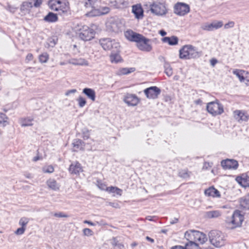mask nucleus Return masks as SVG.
Segmentation results:
<instances>
[{
    "mask_svg": "<svg viewBox=\"0 0 249 249\" xmlns=\"http://www.w3.org/2000/svg\"><path fill=\"white\" fill-rule=\"evenodd\" d=\"M202 55V52L192 45H186L179 50V57L183 59L198 58Z\"/></svg>",
    "mask_w": 249,
    "mask_h": 249,
    "instance_id": "f257e3e1",
    "label": "nucleus"
},
{
    "mask_svg": "<svg viewBox=\"0 0 249 249\" xmlns=\"http://www.w3.org/2000/svg\"><path fill=\"white\" fill-rule=\"evenodd\" d=\"M48 5L50 9L58 12V15L64 17L71 14L69 5L60 0H49Z\"/></svg>",
    "mask_w": 249,
    "mask_h": 249,
    "instance_id": "f03ea898",
    "label": "nucleus"
},
{
    "mask_svg": "<svg viewBox=\"0 0 249 249\" xmlns=\"http://www.w3.org/2000/svg\"><path fill=\"white\" fill-rule=\"evenodd\" d=\"M244 219V216L239 210H235L232 215L227 217L225 220L226 225L229 229H234L241 226Z\"/></svg>",
    "mask_w": 249,
    "mask_h": 249,
    "instance_id": "7ed1b4c3",
    "label": "nucleus"
},
{
    "mask_svg": "<svg viewBox=\"0 0 249 249\" xmlns=\"http://www.w3.org/2000/svg\"><path fill=\"white\" fill-rule=\"evenodd\" d=\"M211 243L216 248H220L225 244L226 239L224 234L219 231H211L209 233Z\"/></svg>",
    "mask_w": 249,
    "mask_h": 249,
    "instance_id": "20e7f679",
    "label": "nucleus"
},
{
    "mask_svg": "<svg viewBox=\"0 0 249 249\" xmlns=\"http://www.w3.org/2000/svg\"><path fill=\"white\" fill-rule=\"evenodd\" d=\"M185 238L188 240L189 239H192L194 238L195 242L198 241L200 244L204 243L207 240V238L204 233L196 231H186L185 233Z\"/></svg>",
    "mask_w": 249,
    "mask_h": 249,
    "instance_id": "39448f33",
    "label": "nucleus"
},
{
    "mask_svg": "<svg viewBox=\"0 0 249 249\" xmlns=\"http://www.w3.org/2000/svg\"><path fill=\"white\" fill-rule=\"evenodd\" d=\"M94 30L87 26H83L79 30V37L85 41H89L93 39L95 36Z\"/></svg>",
    "mask_w": 249,
    "mask_h": 249,
    "instance_id": "423d86ee",
    "label": "nucleus"
},
{
    "mask_svg": "<svg viewBox=\"0 0 249 249\" xmlns=\"http://www.w3.org/2000/svg\"><path fill=\"white\" fill-rule=\"evenodd\" d=\"M207 110L214 116L221 115L224 112L222 105L217 101L209 103L207 105Z\"/></svg>",
    "mask_w": 249,
    "mask_h": 249,
    "instance_id": "0eeeda50",
    "label": "nucleus"
},
{
    "mask_svg": "<svg viewBox=\"0 0 249 249\" xmlns=\"http://www.w3.org/2000/svg\"><path fill=\"white\" fill-rule=\"evenodd\" d=\"M150 11L157 16H162L167 13V9L164 3L154 2L150 5Z\"/></svg>",
    "mask_w": 249,
    "mask_h": 249,
    "instance_id": "6e6552de",
    "label": "nucleus"
},
{
    "mask_svg": "<svg viewBox=\"0 0 249 249\" xmlns=\"http://www.w3.org/2000/svg\"><path fill=\"white\" fill-rule=\"evenodd\" d=\"M99 43L105 50H109L116 49L117 50L120 47V44L115 40L110 38H103L99 40Z\"/></svg>",
    "mask_w": 249,
    "mask_h": 249,
    "instance_id": "1a4fd4ad",
    "label": "nucleus"
},
{
    "mask_svg": "<svg viewBox=\"0 0 249 249\" xmlns=\"http://www.w3.org/2000/svg\"><path fill=\"white\" fill-rule=\"evenodd\" d=\"M174 12L178 16H183L190 12V6L186 3L178 2L174 6Z\"/></svg>",
    "mask_w": 249,
    "mask_h": 249,
    "instance_id": "9d476101",
    "label": "nucleus"
},
{
    "mask_svg": "<svg viewBox=\"0 0 249 249\" xmlns=\"http://www.w3.org/2000/svg\"><path fill=\"white\" fill-rule=\"evenodd\" d=\"M150 42L151 40L149 39L142 36L140 42L137 43V46L139 50L144 52H149L152 50V47Z\"/></svg>",
    "mask_w": 249,
    "mask_h": 249,
    "instance_id": "9b49d317",
    "label": "nucleus"
},
{
    "mask_svg": "<svg viewBox=\"0 0 249 249\" xmlns=\"http://www.w3.org/2000/svg\"><path fill=\"white\" fill-rule=\"evenodd\" d=\"M144 93L148 99H156L161 92L160 89L156 86H152L144 90Z\"/></svg>",
    "mask_w": 249,
    "mask_h": 249,
    "instance_id": "f8f14e48",
    "label": "nucleus"
},
{
    "mask_svg": "<svg viewBox=\"0 0 249 249\" xmlns=\"http://www.w3.org/2000/svg\"><path fill=\"white\" fill-rule=\"evenodd\" d=\"M123 100L128 106L132 107L137 106L140 101L136 95L129 93L125 94Z\"/></svg>",
    "mask_w": 249,
    "mask_h": 249,
    "instance_id": "ddd939ff",
    "label": "nucleus"
},
{
    "mask_svg": "<svg viewBox=\"0 0 249 249\" xmlns=\"http://www.w3.org/2000/svg\"><path fill=\"white\" fill-rule=\"evenodd\" d=\"M233 113L234 119L239 123L247 122L249 119V115L245 110H235Z\"/></svg>",
    "mask_w": 249,
    "mask_h": 249,
    "instance_id": "4468645a",
    "label": "nucleus"
},
{
    "mask_svg": "<svg viewBox=\"0 0 249 249\" xmlns=\"http://www.w3.org/2000/svg\"><path fill=\"white\" fill-rule=\"evenodd\" d=\"M223 25V22L221 21H213L211 23H206L203 24L201 28L203 30L212 31L222 27Z\"/></svg>",
    "mask_w": 249,
    "mask_h": 249,
    "instance_id": "2eb2a0df",
    "label": "nucleus"
},
{
    "mask_svg": "<svg viewBox=\"0 0 249 249\" xmlns=\"http://www.w3.org/2000/svg\"><path fill=\"white\" fill-rule=\"evenodd\" d=\"M221 164L224 169H236L238 166L237 160L231 159L222 160Z\"/></svg>",
    "mask_w": 249,
    "mask_h": 249,
    "instance_id": "dca6fc26",
    "label": "nucleus"
},
{
    "mask_svg": "<svg viewBox=\"0 0 249 249\" xmlns=\"http://www.w3.org/2000/svg\"><path fill=\"white\" fill-rule=\"evenodd\" d=\"M126 38L131 41L136 42L137 43L140 42L142 35L136 33L132 30H128L125 33Z\"/></svg>",
    "mask_w": 249,
    "mask_h": 249,
    "instance_id": "f3484780",
    "label": "nucleus"
},
{
    "mask_svg": "<svg viewBox=\"0 0 249 249\" xmlns=\"http://www.w3.org/2000/svg\"><path fill=\"white\" fill-rule=\"evenodd\" d=\"M132 12L137 19H141L143 17V10L141 4L132 6Z\"/></svg>",
    "mask_w": 249,
    "mask_h": 249,
    "instance_id": "a211bd4d",
    "label": "nucleus"
},
{
    "mask_svg": "<svg viewBox=\"0 0 249 249\" xmlns=\"http://www.w3.org/2000/svg\"><path fill=\"white\" fill-rule=\"evenodd\" d=\"M69 170L71 174L75 175L79 174L80 172L83 171L81 164L78 162L71 163L70 166Z\"/></svg>",
    "mask_w": 249,
    "mask_h": 249,
    "instance_id": "6ab92c4d",
    "label": "nucleus"
},
{
    "mask_svg": "<svg viewBox=\"0 0 249 249\" xmlns=\"http://www.w3.org/2000/svg\"><path fill=\"white\" fill-rule=\"evenodd\" d=\"M69 63L74 65L88 66L89 62L84 58H72L69 60Z\"/></svg>",
    "mask_w": 249,
    "mask_h": 249,
    "instance_id": "aec40b11",
    "label": "nucleus"
},
{
    "mask_svg": "<svg viewBox=\"0 0 249 249\" xmlns=\"http://www.w3.org/2000/svg\"><path fill=\"white\" fill-rule=\"evenodd\" d=\"M162 41L164 43H167L170 45H176L178 44V39L176 36H172L171 37H164L162 39Z\"/></svg>",
    "mask_w": 249,
    "mask_h": 249,
    "instance_id": "412c9836",
    "label": "nucleus"
},
{
    "mask_svg": "<svg viewBox=\"0 0 249 249\" xmlns=\"http://www.w3.org/2000/svg\"><path fill=\"white\" fill-rule=\"evenodd\" d=\"M82 92L92 101H95L96 94L95 91L90 88H86L83 89Z\"/></svg>",
    "mask_w": 249,
    "mask_h": 249,
    "instance_id": "4be33fe9",
    "label": "nucleus"
},
{
    "mask_svg": "<svg viewBox=\"0 0 249 249\" xmlns=\"http://www.w3.org/2000/svg\"><path fill=\"white\" fill-rule=\"evenodd\" d=\"M205 194L208 196H211L213 197H219L220 196L219 192L213 187H210L205 190Z\"/></svg>",
    "mask_w": 249,
    "mask_h": 249,
    "instance_id": "5701e85b",
    "label": "nucleus"
},
{
    "mask_svg": "<svg viewBox=\"0 0 249 249\" xmlns=\"http://www.w3.org/2000/svg\"><path fill=\"white\" fill-rule=\"evenodd\" d=\"M58 19L57 14L51 12L44 18V20L48 22H55Z\"/></svg>",
    "mask_w": 249,
    "mask_h": 249,
    "instance_id": "b1692460",
    "label": "nucleus"
},
{
    "mask_svg": "<svg viewBox=\"0 0 249 249\" xmlns=\"http://www.w3.org/2000/svg\"><path fill=\"white\" fill-rule=\"evenodd\" d=\"M47 184L50 189L56 191L59 190L60 185L53 178H50L47 181Z\"/></svg>",
    "mask_w": 249,
    "mask_h": 249,
    "instance_id": "393cba45",
    "label": "nucleus"
},
{
    "mask_svg": "<svg viewBox=\"0 0 249 249\" xmlns=\"http://www.w3.org/2000/svg\"><path fill=\"white\" fill-rule=\"evenodd\" d=\"M240 204L243 208L249 209V194L240 198Z\"/></svg>",
    "mask_w": 249,
    "mask_h": 249,
    "instance_id": "a878e982",
    "label": "nucleus"
},
{
    "mask_svg": "<svg viewBox=\"0 0 249 249\" xmlns=\"http://www.w3.org/2000/svg\"><path fill=\"white\" fill-rule=\"evenodd\" d=\"M221 214L219 211H211L205 213V216L208 218H215L220 216Z\"/></svg>",
    "mask_w": 249,
    "mask_h": 249,
    "instance_id": "bb28decb",
    "label": "nucleus"
},
{
    "mask_svg": "<svg viewBox=\"0 0 249 249\" xmlns=\"http://www.w3.org/2000/svg\"><path fill=\"white\" fill-rule=\"evenodd\" d=\"M72 145L74 148V151H77L78 149H82L84 146V142L80 139L74 140L72 142Z\"/></svg>",
    "mask_w": 249,
    "mask_h": 249,
    "instance_id": "cd10ccee",
    "label": "nucleus"
},
{
    "mask_svg": "<svg viewBox=\"0 0 249 249\" xmlns=\"http://www.w3.org/2000/svg\"><path fill=\"white\" fill-rule=\"evenodd\" d=\"M8 117L2 113L0 112V127H4L8 124Z\"/></svg>",
    "mask_w": 249,
    "mask_h": 249,
    "instance_id": "c85d7f7f",
    "label": "nucleus"
},
{
    "mask_svg": "<svg viewBox=\"0 0 249 249\" xmlns=\"http://www.w3.org/2000/svg\"><path fill=\"white\" fill-rule=\"evenodd\" d=\"M33 119L30 117L22 118L20 120V124L22 126H31L33 125Z\"/></svg>",
    "mask_w": 249,
    "mask_h": 249,
    "instance_id": "c756f323",
    "label": "nucleus"
},
{
    "mask_svg": "<svg viewBox=\"0 0 249 249\" xmlns=\"http://www.w3.org/2000/svg\"><path fill=\"white\" fill-rule=\"evenodd\" d=\"M191 174V172L187 169L180 170L178 172V176L183 178H189Z\"/></svg>",
    "mask_w": 249,
    "mask_h": 249,
    "instance_id": "7c9ffc66",
    "label": "nucleus"
},
{
    "mask_svg": "<svg viewBox=\"0 0 249 249\" xmlns=\"http://www.w3.org/2000/svg\"><path fill=\"white\" fill-rule=\"evenodd\" d=\"M110 60L112 63H118L122 60L120 55L117 53H112L110 55Z\"/></svg>",
    "mask_w": 249,
    "mask_h": 249,
    "instance_id": "2f4dec72",
    "label": "nucleus"
},
{
    "mask_svg": "<svg viewBox=\"0 0 249 249\" xmlns=\"http://www.w3.org/2000/svg\"><path fill=\"white\" fill-rule=\"evenodd\" d=\"M185 249H198V245L193 241H190L185 244Z\"/></svg>",
    "mask_w": 249,
    "mask_h": 249,
    "instance_id": "473e14b6",
    "label": "nucleus"
},
{
    "mask_svg": "<svg viewBox=\"0 0 249 249\" xmlns=\"http://www.w3.org/2000/svg\"><path fill=\"white\" fill-rule=\"evenodd\" d=\"M164 68L165 69V73L166 74V75L168 76H171L173 74V70L170 64L168 62H165L164 64Z\"/></svg>",
    "mask_w": 249,
    "mask_h": 249,
    "instance_id": "72a5a7b5",
    "label": "nucleus"
},
{
    "mask_svg": "<svg viewBox=\"0 0 249 249\" xmlns=\"http://www.w3.org/2000/svg\"><path fill=\"white\" fill-rule=\"evenodd\" d=\"M111 244L113 247H116L118 249H123L124 246L122 243H119L117 237H113L111 241Z\"/></svg>",
    "mask_w": 249,
    "mask_h": 249,
    "instance_id": "f704fd0d",
    "label": "nucleus"
},
{
    "mask_svg": "<svg viewBox=\"0 0 249 249\" xmlns=\"http://www.w3.org/2000/svg\"><path fill=\"white\" fill-rule=\"evenodd\" d=\"M34 7L33 1L29 0L28 1H24L22 3L21 9L25 10L27 8H31Z\"/></svg>",
    "mask_w": 249,
    "mask_h": 249,
    "instance_id": "c9c22d12",
    "label": "nucleus"
},
{
    "mask_svg": "<svg viewBox=\"0 0 249 249\" xmlns=\"http://www.w3.org/2000/svg\"><path fill=\"white\" fill-rule=\"evenodd\" d=\"M49 59V54L47 53H44L39 56V62L43 63H46Z\"/></svg>",
    "mask_w": 249,
    "mask_h": 249,
    "instance_id": "e433bc0d",
    "label": "nucleus"
},
{
    "mask_svg": "<svg viewBox=\"0 0 249 249\" xmlns=\"http://www.w3.org/2000/svg\"><path fill=\"white\" fill-rule=\"evenodd\" d=\"M78 105L79 107H83L86 104L87 101L85 98L80 96L77 99Z\"/></svg>",
    "mask_w": 249,
    "mask_h": 249,
    "instance_id": "4c0bfd02",
    "label": "nucleus"
},
{
    "mask_svg": "<svg viewBox=\"0 0 249 249\" xmlns=\"http://www.w3.org/2000/svg\"><path fill=\"white\" fill-rule=\"evenodd\" d=\"M96 0H85L84 5L86 8L91 7L92 8L94 7V4Z\"/></svg>",
    "mask_w": 249,
    "mask_h": 249,
    "instance_id": "58836bf2",
    "label": "nucleus"
},
{
    "mask_svg": "<svg viewBox=\"0 0 249 249\" xmlns=\"http://www.w3.org/2000/svg\"><path fill=\"white\" fill-rule=\"evenodd\" d=\"M44 173H52L54 171V168L52 165H49L43 168Z\"/></svg>",
    "mask_w": 249,
    "mask_h": 249,
    "instance_id": "ea45409f",
    "label": "nucleus"
},
{
    "mask_svg": "<svg viewBox=\"0 0 249 249\" xmlns=\"http://www.w3.org/2000/svg\"><path fill=\"white\" fill-rule=\"evenodd\" d=\"M241 184H242L245 187H249V177L242 178Z\"/></svg>",
    "mask_w": 249,
    "mask_h": 249,
    "instance_id": "a19ab883",
    "label": "nucleus"
},
{
    "mask_svg": "<svg viewBox=\"0 0 249 249\" xmlns=\"http://www.w3.org/2000/svg\"><path fill=\"white\" fill-rule=\"evenodd\" d=\"M134 71L135 69L133 68H131L130 69L123 68L121 70V72L123 74H127Z\"/></svg>",
    "mask_w": 249,
    "mask_h": 249,
    "instance_id": "79ce46f5",
    "label": "nucleus"
},
{
    "mask_svg": "<svg viewBox=\"0 0 249 249\" xmlns=\"http://www.w3.org/2000/svg\"><path fill=\"white\" fill-rule=\"evenodd\" d=\"M29 220L28 218L25 217H22L20 219L19 224L22 226L21 227L24 228V227L26 226Z\"/></svg>",
    "mask_w": 249,
    "mask_h": 249,
    "instance_id": "37998d69",
    "label": "nucleus"
},
{
    "mask_svg": "<svg viewBox=\"0 0 249 249\" xmlns=\"http://www.w3.org/2000/svg\"><path fill=\"white\" fill-rule=\"evenodd\" d=\"M83 234L85 236H91L93 234V232L89 228H85L83 230Z\"/></svg>",
    "mask_w": 249,
    "mask_h": 249,
    "instance_id": "c03bdc74",
    "label": "nucleus"
},
{
    "mask_svg": "<svg viewBox=\"0 0 249 249\" xmlns=\"http://www.w3.org/2000/svg\"><path fill=\"white\" fill-rule=\"evenodd\" d=\"M31 1H33L34 7L38 8L42 4L43 0H30Z\"/></svg>",
    "mask_w": 249,
    "mask_h": 249,
    "instance_id": "a18cd8bd",
    "label": "nucleus"
},
{
    "mask_svg": "<svg viewBox=\"0 0 249 249\" xmlns=\"http://www.w3.org/2000/svg\"><path fill=\"white\" fill-rule=\"evenodd\" d=\"M109 12V8L107 7H104L101 8V11L99 12L100 15H104L108 13Z\"/></svg>",
    "mask_w": 249,
    "mask_h": 249,
    "instance_id": "49530a36",
    "label": "nucleus"
},
{
    "mask_svg": "<svg viewBox=\"0 0 249 249\" xmlns=\"http://www.w3.org/2000/svg\"><path fill=\"white\" fill-rule=\"evenodd\" d=\"M25 231V228L24 227H21L18 228L17 231H15V233L18 235L22 234Z\"/></svg>",
    "mask_w": 249,
    "mask_h": 249,
    "instance_id": "de8ad7c7",
    "label": "nucleus"
},
{
    "mask_svg": "<svg viewBox=\"0 0 249 249\" xmlns=\"http://www.w3.org/2000/svg\"><path fill=\"white\" fill-rule=\"evenodd\" d=\"M54 216L56 217H68V215L63 213H55L54 214Z\"/></svg>",
    "mask_w": 249,
    "mask_h": 249,
    "instance_id": "09e8293b",
    "label": "nucleus"
},
{
    "mask_svg": "<svg viewBox=\"0 0 249 249\" xmlns=\"http://www.w3.org/2000/svg\"><path fill=\"white\" fill-rule=\"evenodd\" d=\"M110 27H111V28L113 32H118V29L117 28V24L116 23H115V22L111 23V25H110Z\"/></svg>",
    "mask_w": 249,
    "mask_h": 249,
    "instance_id": "8fccbe9b",
    "label": "nucleus"
},
{
    "mask_svg": "<svg viewBox=\"0 0 249 249\" xmlns=\"http://www.w3.org/2000/svg\"><path fill=\"white\" fill-rule=\"evenodd\" d=\"M234 25V22L233 21H230L228 23H226L224 25V28L225 29H228L229 28H232Z\"/></svg>",
    "mask_w": 249,
    "mask_h": 249,
    "instance_id": "3c124183",
    "label": "nucleus"
},
{
    "mask_svg": "<svg viewBox=\"0 0 249 249\" xmlns=\"http://www.w3.org/2000/svg\"><path fill=\"white\" fill-rule=\"evenodd\" d=\"M116 187H113V186L107 187L106 191H108L109 193H115Z\"/></svg>",
    "mask_w": 249,
    "mask_h": 249,
    "instance_id": "603ef678",
    "label": "nucleus"
},
{
    "mask_svg": "<svg viewBox=\"0 0 249 249\" xmlns=\"http://www.w3.org/2000/svg\"><path fill=\"white\" fill-rule=\"evenodd\" d=\"M77 91L76 89H72L67 90L65 93L66 96H69L70 94L74 93Z\"/></svg>",
    "mask_w": 249,
    "mask_h": 249,
    "instance_id": "864d4df0",
    "label": "nucleus"
},
{
    "mask_svg": "<svg viewBox=\"0 0 249 249\" xmlns=\"http://www.w3.org/2000/svg\"><path fill=\"white\" fill-rule=\"evenodd\" d=\"M217 62V60L215 58H212L210 60V64L213 67H214Z\"/></svg>",
    "mask_w": 249,
    "mask_h": 249,
    "instance_id": "5fc2aeb1",
    "label": "nucleus"
},
{
    "mask_svg": "<svg viewBox=\"0 0 249 249\" xmlns=\"http://www.w3.org/2000/svg\"><path fill=\"white\" fill-rule=\"evenodd\" d=\"M122 192V190L121 189L118 188V187H116L115 193H116L117 195L121 196Z\"/></svg>",
    "mask_w": 249,
    "mask_h": 249,
    "instance_id": "6e6d98bb",
    "label": "nucleus"
},
{
    "mask_svg": "<svg viewBox=\"0 0 249 249\" xmlns=\"http://www.w3.org/2000/svg\"><path fill=\"white\" fill-rule=\"evenodd\" d=\"M178 219L177 218H174L172 219H171L170 221V223L171 224H176L177 223H178Z\"/></svg>",
    "mask_w": 249,
    "mask_h": 249,
    "instance_id": "4d7b16f0",
    "label": "nucleus"
},
{
    "mask_svg": "<svg viewBox=\"0 0 249 249\" xmlns=\"http://www.w3.org/2000/svg\"><path fill=\"white\" fill-rule=\"evenodd\" d=\"M194 103L196 105H201L203 103L202 101L200 99L195 100Z\"/></svg>",
    "mask_w": 249,
    "mask_h": 249,
    "instance_id": "13d9d810",
    "label": "nucleus"
},
{
    "mask_svg": "<svg viewBox=\"0 0 249 249\" xmlns=\"http://www.w3.org/2000/svg\"><path fill=\"white\" fill-rule=\"evenodd\" d=\"M33 55L32 53H28L26 56V59L31 61L33 59Z\"/></svg>",
    "mask_w": 249,
    "mask_h": 249,
    "instance_id": "bf43d9fd",
    "label": "nucleus"
},
{
    "mask_svg": "<svg viewBox=\"0 0 249 249\" xmlns=\"http://www.w3.org/2000/svg\"><path fill=\"white\" fill-rule=\"evenodd\" d=\"M84 223H85V224H88L89 225H91V226H95L96 225V224L95 223H93L90 221H88V220H85L84 221Z\"/></svg>",
    "mask_w": 249,
    "mask_h": 249,
    "instance_id": "052dcab7",
    "label": "nucleus"
},
{
    "mask_svg": "<svg viewBox=\"0 0 249 249\" xmlns=\"http://www.w3.org/2000/svg\"><path fill=\"white\" fill-rule=\"evenodd\" d=\"M171 249H185L184 247H182L181 246H175L174 247H172L171 248Z\"/></svg>",
    "mask_w": 249,
    "mask_h": 249,
    "instance_id": "680f3d73",
    "label": "nucleus"
},
{
    "mask_svg": "<svg viewBox=\"0 0 249 249\" xmlns=\"http://www.w3.org/2000/svg\"><path fill=\"white\" fill-rule=\"evenodd\" d=\"M156 216H150V215H149V216H147L146 217L145 219L147 220H149V221H154V218H155Z\"/></svg>",
    "mask_w": 249,
    "mask_h": 249,
    "instance_id": "e2e57ef3",
    "label": "nucleus"
},
{
    "mask_svg": "<svg viewBox=\"0 0 249 249\" xmlns=\"http://www.w3.org/2000/svg\"><path fill=\"white\" fill-rule=\"evenodd\" d=\"M98 186L101 190H104L105 189V188H104L105 185L103 184L102 183H99V181H98Z\"/></svg>",
    "mask_w": 249,
    "mask_h": 249,
    "instance_id": "0e129e2a",
    "label": "nucleus"
},
{
    "mask_svg": "<svg viewBox=\"0 0 249 249\" xmlns=\"http://www.w3.org/2000/svg\"><path fill=\"white\" fill-rule=\"evenodd\" d=\"M109 205L114 208H118L119 205L116 203L109 202Z\"/></svg>",
    "mask_w": 249,
    "mask_h": 249,
    "instance_id": "69168bd1",
    "label": "nucleus"
},
{
    "mask_svg": "<svg viewBox=\"0 0 249 249\" xmlns=\"http://www.w3.org/2000/svg\"><path fill=\"white\" fill-rule=\"evenodd\" d=\"M159 34L162 36H165L166 35V32L163 30H160L159 31Z\"/></svg>",
    "mask_w": 249,
    "mask_h": 249,
    "instance_id": "338daca9",
    "label": "nucleus"
},
{
    "mask_svg": "<svg viewBox=\"0 0 249 249\" xmlns=\"http://www.w3.org/2000/svg\"><path fill=\"white\" fill-rule=\"evenodd\" d=\"M83 139L84 140H87L89 138V134L87 133H84V135H83Z\"/></svg>",
    "mask_w": 249,
    "mask_h": 249,
    "instance_id": "774afa93",
    "label": "nucleus"
}]
</instances>
